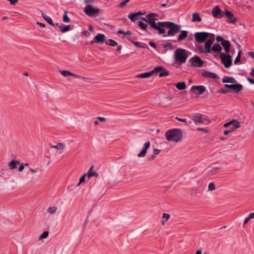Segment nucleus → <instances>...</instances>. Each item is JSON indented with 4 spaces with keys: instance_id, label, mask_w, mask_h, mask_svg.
<instances>
[{
    "instance_id": "1",
    "label": "nucleus",
    "mask_w": 254,
    "mask_h": 254,
    "mask_svg": "<svg viewBox=\"0 0 254 254\" xmlns=\"http://www.w3.org/2000/svg\"><path fill=\"white\" fill-rule=\"evenodd\" d=\"M158 25L160 28L163 30V32H160L159 30H158L159 34H163L166 33L165 27L170 29L167 32V34L163 35L164 37L174 36L180 31L181 29V27L180 25L171 21H158Z\"/></svg>"
},
{
    "instance_id": "2",
    "label": "nucleus",
    "mask_w": 254,
    "mask_h": 254,
    "mask_svg": "<svg viewBox=\"0 0 254 254\" xmlns=\"http://www.w3.org/2000/svg\"><path fill=\"white\" fill-rule=\"evenodd\" d=\"M167 139L169 141L178 142L183 137L182 130L179 128H173L169 129L165 133Z\"/></svg>"
},
{
    "instance_id": "3",
    "label": "nucleus",
    "mask_w": 254,
    "mask_h": 254,
    "mask_svg": "<svg viewBox=\"0 0 254 254\" xmlns=\"http://www.w3.org/2000/svg\"><path fill=\"white\" fill-rule=\"evenodd\" d=\"M157 15V14L156 13H150L146 15V17H142L141 18L143 21L149 24L151 28L159 30L160 32H163V30L158 26V22H156L157 19L155 16Z\"/></svg>"
},
{
    "instance_id": "4",
    "label": "nucleus",
    "mask_w": 254,
    "mask_h": 254,
    "mask_svg": "<svg viewBox=\"0 0 254 254\" xmlns=\"http://www.w3.org/2000/svg\"><path fill=\"white\" fill-rule=\"evenodd\" d=\"M188 58L187 51L185 49L179 48L175 50L174 58L177 63L180 64H184Z\"/></svg>"
},
{
    "instance_id": "5",
    "label": "nucleus",
    "mask_w": 254,
    "mask_h": 254,
    "mask_svg": "<svg viewBox=\"0 0 254 254\" xmlns=\"http://www.w3.org/2000/svg\"><path fill=\"white\" fill-rule=\"evenodd\" d=\"M220 57L221 62L224 64L225 67L229 68L232 65V59L230 55L220 53Z\"/></svg>"
},
{
    "instance_id": "6",
    "label": "nucleus",
    "mask_w": 254,
    "mask_h": 254,
    "mask_svg": "<svg viewBox=\"0 0 254 254\" xmlns=\"http://www.w3.org/2000/svg\"><path fill=\"white\" fill-rule=\"evenodd\" d=\"M211 34L206 32H196L194 34L195 40L199 43H203Z\"/></svg>"
},
{
    "instance_id": "7",
    "label": "nucleus",
    "mask_w": 254,
    "mask_h": 254,
    "mask_svg": "<svg viewBox=\"0 0 254 254\" xmlns=\"http://www.w3.org/2000/svg\"><path fill=\"white\" fill-rule=\"evenodd\" d=\"M84 12L88 16H92L98 13L100 9L98 8H94L91 5H87L83 10Z\"/></svg>"
},
{
    "instance_id": "8",
    "label": "nucleus",
    "mask_w": 254,
    "mask_h": 254,
    "mask_svg": "<svg viewBox=\"0 0 254 254\" xmlns=\"http://www.w3.org/2000/svg\"><path fill=\"white\" fill-rule=\"evenodd\" d=\"M190 61L193 66L197 67H201L204 64L203 61L197 56L191 58Z\"/></svg>"
},
{
    "instance_id": "9",
    "label": "nucleus",
    "mask_w": 254,
    "mask_h": 254,
    "mask_svg": "<svg viewBox=\"0 0 254 254\" xmlns=\"http://www.w3.org/2000/svg\"><path fill=\"white\" fill-rule=\"evenodd\" d=\"M105 36L104 34L102 33L98 34L90 42V44L92 45L94 43H103L105 42Z\"/></svg>"
},
{
    "instance_id": "10",
    "label": "nucleus",
    "mask_w": 254,
    "mask_h": 254,
    "mask_svg": "<svg viewBox=\"0 0 254 254\" xmlns=\"http://www.w3.org/2000/svg\"><path fill=\"white\" fill-rule=\"evenodd\" d=\"M212 14L213 16L216 18H221L224 15V12L222 11L218 5L215 6L213 8Z\"/></svg>"
},
{
    "instance_id": "11",
    "label": "nucleus",
    "mask_w": 254,
    "mask_h": 254,
    "mask_svg": "<svg viewBox=\"0 0 254 254\" xmlns=\"http://www.w3.org/2000/svg\"><path fill=\"white\" fill-rule=\"evenodd\" d=\"M191 89L197 95L202 94L206 90V88L203 85L192 86Z\"/></svg>"
},
{
    "instance_id": "12",
    "label": "nucleus",
    "mask_w": 254,
    "mask_h": 254,
    "mask_svg": "<svg viewBox=\"0 0 254 254\" xmlns=\"http://www.w3.org/2000/svg\"><path fill=\"white\" fill-rule=\"evenodd\" d=\"M221 168L219 167H212L209 170L205 171V175L207 176H211L216 174L221 170Z\"/></svg>"
},
{
    "instance_id": "13",
    "label": "nucleus",
    "mask_w": 254,
    "mask_h": 254,
    "mask_svg": "<svg viewBox=\"0 0 254 254\" xmlns=\"http://www.w3.org/2000/svg\"><path fill=\"white\" fill-rule=\"evenodd\" d=\"M150 146V142L147 141L145 142L143 146V148L140 152L138 154L137 156L138 157H143L146 155L147 150L149 148Z\"/></svg>"
},
{
    "instance_id": "14",
    "label": "nucleus",
    "mask_w": 254,
    "mask_h": 254,
    "mask_svg": "<svg viewBox=\"0 0 254 254\" xmlns=\"http://www.w3.org/2000/svg\"><path fill=\"white\" fill-rule=\"evenodd\" d=\"M60 72H61V74L65 77H67L68 76H74V77L79 78V79H85V77H84L72 73L68 70H60Z\"/></svg>"
},
{
    "instance_id": "15",
    "label": "nucleus",
    "mask_w": 254,
    "mask_h": 254,
    "mask_svg": "<svg viewBox=\"0 0 254 254\" xmlns=\"http://www.w3.org/2000/svg\"><path fill=\"white\" fill-rule=\"evenodd\" d=\"M224 13L228 19L229 23H234L235 22L236 19L234 17L233 14L231 12L226 10L224 11Z\"/></svg>"
},
{
    "instance_id": "16",
    "label": "nucleus",
    "mask_w": 254,
    "mask_h": 254,
    "mask_svg": "<svg viewBox=\"0 0 254 254\" xmlns=\"http://www.w3.org/2000/svg\"><path fill=\"white\" fill-rule=\"evenodd\" d=\"M188 35V31H187L186 30L181 31V34L179 35L177 41L178 42H180L184 40L187 37ZM174 42H176V41H174Z\"/></svg>"
},
{
    "instance_id": "17",
    "label": "nucleus",
    "mask_w": 254,
    "mask_h": 254,
    "mask_svg": "<svg viewBox=\"0 0 254 254\" xmlns=\"http://www.w3.org/2000/svg\"><path fill=\"white\" fill-rule=\"evenodd\" d=\"M243 88V86L241 84H232V89L234 93H238Z\"/></svg>"
},
{
    "instance_id": "18",
    "label": "nucleus",
    "mask_w": 254,
    "mask_h": 254,
    "mask_svg": "<svg viewBox=\"0 0 254 254\" xmlns=\"http://www.w3.org/2000/svg\"><path fill=\"white\" fill-rule=\"evenodd\" d=\"M192 120L194 121L196 125H197L198 124H201V114L199 113L193 114Z\"/></svg>"
},
{
    "instance_id": "19",
    "label": "nucleus",
    "mask_w": 254,
    "mask_h": 254,
    "mask_svg": "<svg viewBox=\"0 0 254 254\" xmlns=\"http://www.w3.org/2000/svg\"><path fill=\"white\" fill-rule=\"evenodd\" d=\"M222 81L223 83H235L236 82V80L234 78L228 76H224L222 79Z\"/></svg>"
},
{
    "instance_id": "20",
    "label": "nucleus",
    "mask_w": 254,
    "mask_h": 254,
    "mask_svg": "<svg viewBox=\"0 0 254 254\" xmlns=\"http://www.w3.org/2000/svg\"><path fill=\"white\" fill-rule=\"evenodd\" d=\"M202 75L203 77H208V78H213V79H216V78H218V76L217 74H216L215 73H214L213 72H212L210 71H208L203 72L202 74Z\"/></svg>"
},
{
    "instance_id": "21",
    "label": "nucleus",
    "mask_w": 254,
    "mask_h": 254,
    "mask_svg": "<svg viewBox=\"0 0 254 254\" xmlns=\"http://www.w3.org/2000/svg\"><path fill=\"white\" fill-rule=\"evenodd\" d=\"M221 45L224 47L225 51L227 53L230 52L231 43L229 41L225 40L222 43H221Z\"/></svg>"
},
{
    "instance_id": "22",
    "label": "nucleus",
    "mask_w": 254,
    "mask_h": 254,
    "mask_svg": "<svg viewBox=\"0 0 254 254\" xmlns=\"http://www.w3.org/2000/svg\"><path fill=\"white\" fill-rule=\"evenodd\" d=\"M59 31H61L63 33H65L70 29V25H65L64 24H60L59 26Z\"/></svg>"
},
{
    "instance_id": "23",
    "label": "nucleus",
    "mask_w": 254,
    "mask_h": 254,
    "mask_svg": "<svg viewBox=\"0 0 254 254\" xmlns=\"http://www.w3.org/2000/svg\"><path fill=\"white\" fill-rule=\"evenodd\" d=\"M20 164V162L18 160H12L8 163V167L10 169L13 170L17 167V165Z\"/></svg>"
},
{
    "instance_id": "24",
    "label": "nucleus",
    "mask_w": 254,
    "mask_h": 254,
    "mask_svg": "<svg viewBox=\"0 0 254 254\" xmlns=\"http://www.w3.org/2000/svg\"><path fill=\"white\" fill-rule=\"evenodd\" d=\"M222 50L220 45L217 43H215L212 47V51L215 53H221Z\"/></svg>"
},
{
    "instance_id": "25",
    "label": "nucleus",
    "mask_w": 254,
    "mask_h": 254,
    "mask_svg": "<svg viewBox=\"0 0 254 254\" xmlns=\"http://www.w3.org/2000/svg\"><path fill=\"white\" fill-rule=\"evenodd\" d=\"M152 75V72H151L150 71L144 72L143 73L138 74L136 75V78H148L150 76Z\"/></svg>"
},
{
    "instance_id": "26",
    "label": "nucleus",
    "mask_w": 254,
    "mask_h": 254,
    "mask_svg": "<svg viewBox=\"0 0 254 254\" xmlns=\"http://www.w3.org/2000/svg\"><path fill=\"white\" fill-rule=\"evenodd\" d=\"M138 26L142 30H145L147 31L148 33L150 34L151 33L150 32L149 30H147V27L148 25L147 24L141 21H139L138 22Z\"/></svg>"
},
{
    "instance_id": "27",
    "label": "nucleus",
    "mask_w": 254,
    "mask_h": 254,
    "mask_svg": "<svg viewBox=\"0 0 254 254\" xmlns=\"http://www.w3.org/2000/svg\"><path fill=\"white\" fill-rule=\"evenodd\" d=\"M202 19L200 17V15L198 12H195L192 14V22H200Z\"/></svg>"
},
{
    "instance_id": "28",
    "label": "nucleus",
    "mask_w": 254,
    "mask_h": 254,
    "mask_svg": "<svg viewBox=\"0 0 254 254\" xmlns=\"http://www.w3.org/2000/svg\"><path fill=\"white\" fill-rule=\"evenodd\" d=\"M94 168L93 166H92L89 171H88L87 173V175L89 178H91L92 176H95L96 177L98 176V174H97L95 173V172L93 171V169Z\"/></svg>"
},
{
    "instance_id": "29",
    "label": "nucleus",
    "mask_w": 254,
    "mask_h": 254,
    "mask_svg": "<svg viewBox=\"0 0 254 254\" xmlns=\"http://www.w3.org/2000/svg\"><path fill=\"white\" fill-rule=\"evenodd\" d=\"M52 148H54L57 149H60L61 151V153L63 152V151L64 150L65 146L64 143H58L56 145H53L51 146Z\"/></svg>"
},
{
    "instance_id": "30",
    "label": "nucleus",
    "mask_w": 254,
    "mask_h": 254,
    "mask_svg": "<svg viewBox=\"0 0 254 254\" xmlns=\"http://www.w3.org/2000/svg\"><path fill=\"white\" fill-rule=\"evenodd\" d=\"M176 87L180 90H182L186 88L187 86L185 82H180L177 83Z\"/></svg>"
},
{
    "instance_id": "31",
    "label": "nucleus",
    "mask_w": 254,
    "mask_h": 254,
    "mask_svg": "<svg viewBox=\"0 0 254 254\" xmlns=\"http://www.w3.org/2000/svg\"><path fill=\"white\" fill-rule=\"evenodd\" d=\"M211 46L210 44L205 41V44L204 47V50L206 52V54L210 53L212 51V48L211 49Z\"/></svg>"
},
{
    "instance_id": "32",
    "label": "nucleus",
    "mask_w": 254,
    "mask_h": 254,
    "mask_svg": "<svg viewBox=\"0 0 254 254\" xmlns=\"http://www.w3.org/2000/svg\"><path fill=\"white\" fill-rule=\"evenodd\" d=\"M106 44L107 45H109L112 47H115L118 45V43L112 39H108L105 41Z\"/></svg>"
},
{
    "instance_id": "33",
    "label": "nucleus",
    "mask_w": 254,
    "mask_h": 254,
    "mask_svg": "<svg viewBox=\"0 0 254 254\" xmlns=\"http://www.w3.org/2000/svg\"><path fill=\"white\" fill-rule=\"evenodd\" d=\"M210 120L208 119V118L204 115H201V124L207 125L210 123Z\"/></svg>"
},
{
    "instance_id": "34",
    "label": "nucleus",
    "mask_w": 254,
    "mask_h": 254,
    "mask_svg": "<svg viewBox=\"0 0 254 254\" xmlns=\"http://www.w3.org/2000/svg\"><path fill=\"white\" fill-rule=\"evenodd\" d=\"M232 125L233 126L231 127V128L230 129L231 131H235L237 128H238L240 127H241L240 123L239 122H238L237 120H236V122H235V123L233 124H232Z\"/></svg>"
},
{
    "instance_id": "35",
    "label": "nucleus",
    "mask_w": 254,
    "mask_h": 254,
    "mask_svg": "<svg viewBox=\"0 0 254 254\" xmlns=\"http://www.w3.org/2000/svg\"><path fill=\"white\" fill-rule=\"evenodd\" d=\"M128 17L129 18L132 22H135L138 18V17L136 16V14L135 13H130L128 15Z\"/></svg>"
},
{
    "instance_id": "36",
    "label": "nucleus",
    "mask_w": 254,
    "mask_h": 254,
    "mask_svg": "<svg viewBox=\"0 0 254 254\" xmlns=\"http://www.w3.org/2000/svg\"><path fill=\"white\" fill-rule=\"evenodd\" d=\"M42 16L43 17V18L49 24L51 25V24H53V20L52 19V18L45 15V14H42Z\"/></svg>"
},
{
    "instance_id": "37",
    "label": "nucleus",
    "mask_w": 254,
    "mask_h": 254,
    "mask_svg": "<svg viewBox=\"0 0 254 254\" xmlns=\"http://www.w3.org/2000/svg\"><path fill=\"white\" fill-rule=\"evenodd\" d=\"M169 74V72L162 67V70H161V72L159 74V76L161 77L164 76L168 75Z\"/></svg>"
},
{
    "instance_id": "38",
    "label": "nucleus",
    "mask_w": 254,
    "mask_h": 254,
    "mask_svg": "<svg viewBox=\"0 0 254 254\" xmlns=\"http://www.w3.org/2000/svg\"><path fill=\"white\" fill-rule=\"evenodd\" d=\"M162 70V66H158L155 67L152 70L150 71L151 72H152V75L154 73H157L159 72H161V70Z\"/></svg>"
},
{
    "instance_id": "39",
    "label": "nucleus",
    "mask_w": 254,
    "mask_h": 254,
    "mask_svg": "<svg viewBox=\"0 0 254 254\" xmlns=\"http://www.w3.org/2000/svg\"><path fill=\"white\" fill-rule=\"evenodd\" d=\"M57 207H50L47 209V212L50 214H54L56 212Z\"/></svg>"
},
{
    "instance_id": "40",
    "label": "nucleus",
    "mask_w": 254,
    "mask_h": 254,
    "mask_svg": "<svg viewBox=\"0 0 254 254\" xmlns=\"http://www.w3.org/2000/svg\"><path fill=\"white\" fill-rule=\"evenodd\" d=\"M49 236V232L48 231L44 232L41 234L39 237V240H42L47 238Z\"/></svg>"
},
{
    "instance_id": "41",
    "label": "nucleus",
    "mask_w": 254,
    "mask_h": 254,
    "mask_svg": "<svg viewBox=\"0 0 254 254\" xmlns=\"http://www.w3.org/2000/svg\"><path fill=\"white\" fill-rule=\"evenodd\" d=\"M196 48L199 53L207 54L205 50H204V48H203L202 46L196 45Z\"/></svg>"
},
{
    "instance_id": "42",
    "label": "nucleus",
    "mask_w": 254,
    "mask_h": 254,
    "mask_svg": "<svg viewBox=\"0 0 254 254\" xmlns=\"http://www.w3.org/2000/svg\"><path fill=\"white\" fill-rule=\"evenodd\" d=\"M241 51H240L238 54L237 56L236 57L235 61H234V64H237L240 62V59H241Z\"/></svg>"
},
{
    "instance_id": "43",
    "label": "nucleus",
    "mask_w": 254,
    "mask_h": 254,
    "mask_svg": "<svg viewBox=\"0 0 254 254\" xmlns=\"http://www.w3.org/2000/svg\"><path fill=\"white\" fill-rule=\"evenodd\" d=\"M87 174L85 173L83 175H82L80 179L79 182L77 184V185L76 186V187H78L82 183L84 182L85 181V177L86 176Z\"/></svg>"
},
{
    "instance_id": "44",
    "label": "nucleus",
    "mask_w": 254,
    "mask_h": 254,
    "mask_svg": "<svg viewBox=\"0 0 254 254\" xmlns=\"http://www.w3.org/2000/svg\"><path fill=\"white\" fill-rule=\"evenodd\" d=\"M132 43L134 44L136 47L139 48H144L145 46H142L140 44V43L139 42H134L133 40L130 41Z\"/></svg>"
},
{
    "instance_id": "45",
    "label": "nucleus",
    "mask_w": 254,
    "mask_h": 254,
    "mask_svg": "<svg viewBox=\"0 0 254 254\" xmlns=\"http://www.w3.org/2000/svg\"><path fill=\"white\" fill-rule=\"evenodd\" d=\"M215 189V184L213 182L210 183L208 185V190H214Z\"/></svg>"
},
{
    "instance_id": "46",
    "label": "nucleus",
    "mask_w": 254,
    "mask_h": 254,
    "mask_svg": "<svg viewBox=\"0 0 254 254\" xmlns=\"http://www.w3.org/2000/svg\"><path fill=\"white\" fill-rule=\"evenodd\" d=\"M63 21L64 22H68L70 21V18L66 14V11L65 12V13L63 16Z\"/></svg>"
},
{
    "instance_id": "47",
    "label": "nucleus",
    "mask_w": 254,
    "mask_h": 254,
    "mask_svg": "<svg viewBox=\"0 0 254 254\" xmlns=\"http://www.w3.org/2000/svg\"><path fill=\"white\" fill-rule=\"evenodd\" d=\"M211 35V34H210ZM212 36L213 37V38H211V39H208L207 40H206V42H207L208 43H209V44H210L211 45H212V44L214 43V34H212Z\"/></svg>"
},
{
    "instance_id": "48",
    "label": "nucleus",
    "mask_w": 254,
    "mask_h": 254,
    "mask_svg": "<svg viewBox=\"0 0 254 254\" xmlns=\"http://www.w3.org/2000/svg\"><path fill=\"white\" fill-rule=\"evenodd\" d=\"M235 122H236V119H233L231 121L229 122H228V123H225L224 125V127H229L230 125H232V124H233Z\"/></svg>"
},
{
    "instance_id": "49",
    "label": "nucleus",
    "mask_w": 254,
    "mask_h": 254,
    "mask_svg": "<svg viewBox=\"0 0 254 254\" xmlns=\"http://www.w3.org/2000/svg\"><path fill=\"white\" fill-rule=\"evenodd\" d=\"M129 1V0H125L123 2L120 3L119 5H118V7H123L124 6H125L127 3Z\"/></svg>"
},
{
    "instance_id": "50",
    "label": "nucleus",
    "mask_w": 254,
    "mask_h": 254,
    "mask_svg": "<svg viewBox=\"0 0 254 254\" xmlns=\"http://www.w3.org/2000/svg\"><path fill=\"white\" fill-rule=\"evenodd\" d=\"M175 119L181 122L185 123L186 125H188L187 122V119L184 118H180L178 117H175Z\"/></svg>"
},
{
    "instance_id": "51",
    "label": "nucleus",
    "mask_w": 254,
    "mask_h": 254,
    "mask_svg": "<svg viewBox=\"0 0 254 254\" xmlns=\"http://www.w3.org/2000/svg\"><path fill=\"white\" fill-rule=\"evenodd\" d=\"M164 48H169L170 50H172V44L170 43H167V44L164 45L163 46Z\"/></svg>"
},
{
    "instance_id": "52",
    "label": "nucleus",
    "mask_w": 254,
    "mask_h": 254,
    "mask_svg": "<svg viewBox=\"0 0 254 254\" xmlns=\"http://www.w3.org/2000/svg\"><path fill=\"white\" fill-rule=\"evenodd\" d=\"M216 40L217 42L222 43L223 41H224L225 40L221 36H217L216 38Z\"/></svg>"
},
{
    "instance_id": "53",
    "label": "nucleus",
    "mask_w": 254,
    "mask_h": 254,
    "mask_svg": "<svg viewBox=\"0 0 254 254\" xmlns=\"http://www.w3.org/2000/svg\"><path fill=\"white\" fill-rule=\"evenodd\" d=\"M170 217V215L168 214L167 213H163V218L165 219V221H167L169 219Z\"/></svg>"
},
{
    "instance_id": "54",
    "label": "nucleus",
    "mask_w": 254,
    "mask_h": 254,
    "mask_svg": "<svg viewBox=\"0 0 254 254\" xmlns=\"http://www.w3.org/2000/svg\"><path fill=\"white\" fill-rule=\"evenodd\" d=\"M160 150L157 148H155L153 149V154H154L155 155L158 154L160 153Z\"/></svg>"
},
{
    "instance_id": "55",
    "label": "nucleus",
    "mask_w": 254,
    "mask_h": 254,
    "mask_svg": "<svg viewBox=\"0 0 254 254\" xmlns=\"http://www.w3.org/2000/svg\"><path fill=\"white\" fill-rule=\"evenodd\" d=\"M198 131H203L205 133H207L208 132V130L205 129V128H201V127H197V129H196Z\"/></svg>"
},
{
    "instance_id": "56",
    "label": "nucleus",
    "mask_w": 254,
    "mask_h": 254,
    "mask_svg": "<svg viewBox=\"0 0 254 254\" xmlns=\"http://www.w3.org/2000/svg\"><path fill=\"white\" fill-rule=\"evenodd\" d=\"M10 2V3L12 5H15L18 1V0H7Z\"/></svg>"
},
{
    "instance_id": "57",
    "label": "nucleus",
    "mask_w": 254,
    "mask_h": 254,
    "mask_svg": "<svg viewBox=\"0 0 254 254\" xmlns=\"http://www.w3.org/2000/svg\"><path fill=\"white\" fill-rule=\"evenodd\" d=\"M149 45H150L151 47H152L154 48V49H156V48H157V46H156V45L154 43H153V42L150 41V42H149Z\"/></svg>"
},
{
    "instance_id": "58",
    "label": "nucleus",
    "mask_w": 254,
    "mask_h": 254,
    "mask_svg": "<svg viewBox=\"0 0 254 254\" xmlns=\"http://www.w3.org/2000/svg\"><path fill=\"white\" fill-rule=\"evenodd\" d=\"M24 168V164H20V165L19 166V167L18 168V171L22 172Z\"/></svg>"
},
{
    "instance_id": "59",
    "label": "nucleus",
    "mask_w": 254,
    "mask_h": 254,
    "mask_svg": "<svg viewBox=\"0 0 254 254\" xmlns=\"http://www.w3.org/2000/svg\"><path fill=\"white\" fill-rule=\"evenodd\" d=\"M250 219H251L249 218V216H248L247 217H246L244 220L243 226H244L249 222V221Z\"/></svg>"
},
{
    "instance_id": "60",
    "label": "nucleus",
    "mask_w": 254,
    "mask_h": 254,
    "mask_svg": "<svg viewBox=\"0 0 254 254\" xmlns=\"http://www.w3.org/2000/svg\"><path fill=\"white\" fill-rule=\"evenodd\" d=\"M248 81L251 84H254V79H252L250 77H247Z\"/></svg>"
},
{
    "instance_id": "61",
    "label": "nucleus",
    "mask_w": 254,
    "mask_h": 254,
    "mask_svg": "<svg viewBox=\"0 0 254 254\" xmlns=\"http://www.w3.org/2000/svg\"><path fill=\"white\" fill-rule=\"evenodd\" d=\"M51 25L53 26L55 28H57V27L59 28V26H60V25H59L58 22L54 23L53 22V24H51Z\"/></svg>"
},
{
    "instance_id": "62",
    "label": "nucleus",
    "mask_w": 254,
    "mask_h": 254,
    "mask_svg": "<svg viewBox=\"0 0 254 254\" xmlns=\"http://www.w3.org/2000/svg\"><path fill=\"white\" fill-rule=\"evenodd\" d=\"M97 119L100 121H102V122H104L106 120V119L104 118V117H98L97 118Z\"/></svg>"
},
{
    "instance_id": "63",
    "label": "nucleus",
    "mask_w": 254,
    "mask_h": 254,
    "mask_svg": "<svg viewBox=\"0 0 254 254\" xmlns=\"http://www.w3.org/2000/svg\"><path fill=\"white\" fill-rule=\"evenodd\" d=\"M249 55L251 56L252 58L254 59V52H249Z\"/></svg>"
},
{
    "instance_id": "64",
    "label": "nucleus",
    "mask_w": 254,
    "mask_h": 254,
    "mask_svg": "<svg viewBox=\"0 0 254 254\" xmlns=\"http://www.w3.org/2000/svg\"><path fill=\"white\" fill-rule=\"evenodd\" d=\"M249 218H251V219H253L254 218V212H253V213H251L250 214H249Z\"/></svg>"
}]
</instances>
